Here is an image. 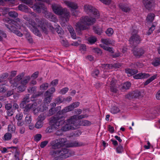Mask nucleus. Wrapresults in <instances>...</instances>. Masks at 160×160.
<instances>
[{
  "instance_id": "338daca9",
  "label": "nucleus",
  "mask_w": 160,
  "mask_h": 160,
  "mask_svg": "<svg viewBox=\"0 0 160 160\" xmlns=\"http://www.w3.org/2000/svg\"><path fill=\"white\" fill-rule=\"evenodd\" d=\"M55 113V111L54 110V109L52 108L51 109L49 110V114L48 115V116H50L53 115L54 113Z\"/></svg>"
},
{
  "instance_id": "0eeeda50",
  "label": "nucleus",
  "mask_w": 160,
  "mask_h": 160,
  "mask_svg": "<svg viewBox=\"0 0 160 160\" xmlns=\"http://www.w3.org/2000/svg\"><path fill=\"white\" fill-rule=\"evenodd\" d=\"M23 18L26 21L28 22V27L31 26L32 27H40L42 31L44 33H48V31L45 27L46 25L44 23V20L39 19L38 17H35V18H29L28 16L26 15H24L23 16Z\"/></svg>"
},
{
  "instance_id": "58836bf2",
  "label": "nucleus",
  "mask_w": 160,
  "mask_h": 160,
  "mask_svg": "<svg viewBox=\"0 0 160 160\" xmlns=\"http://www.w3.org/2000/svg\"><path fill=\"white\" fill-rule=\"evenodd\" d=\"M43 124V122L38 120V121L37 122L35 127L37 128H41Z\"/></svg>"
},
{
  "instance_id": "412c9836",
  "label": "nucleus",
  "mask_w": 160,
  "mask_h": 160,
  "mask_svg": "<svg viewBox=\"0 0 160 160\" xmlns=\"http://www.w3.org/2000/svg\"><path fill=\"white\" fill-rule=\"evenodd\" d=\"M119 8L125 12H128L130 10V8L127 4L120 3L119 5Z\"/></svg>"
},
{
  "instance_id": "a19ab883",
  "label": "nucleus",
  "mask_w": 160,
  "mask_h": 160,
  "mask_svg": "<svg viewBox=\"0 0 160 160\" xmlns=\"http://www.w3.org/2000/svg\"><path fill=\"white\" fill-rule=\"evenodd\" d=\"M20 81H10V82L11 84V87L12 88L17 87L19 82Z\"/></svg>"
},
{
  "instance_id": "c03bdc74",
  "label": "nucleus",
  "mask_w": 160,
  "mask_h": 160,
  "mask_svg": "<svg viewBox=\"0 0 160 160\" xmlns=\"http://www.w3.org/2000/svg\"><path fill=\"white\" fill-rule=\"evenodd\" d=\"M4 1L8 2L10 3L13 4L15 3V0H0V5H4Z\"/></svg>"
},
{
  "instance_id": "864d4df0",
  "label": "nucleus",
  "mask_w": 160,
  "mask_h": 160,
  "mask_svg": "<svg viewBox=\"0 0 160 160\" xmlns=\"http://www.w3.org/2000/svg\"><path fill=\"white\" fill-rule=\"evenodd\" d=\"M155 29V26L154 25H152L147 32V35H150L152 33L153 31Z\"/></svg>"
},
{
  "instance_id": "7ed1b4c3",
  "label": "nucleus",
  "mask_w": 160,
  "mask_h": 160,
  "mask_svg": "<svg viewBox=\"0 0 160 160\" xmlns=\"http://www.w3.org/2000/svg\"><path fill=\"white\" fill-rule=\"evenodd\" d=\"M3 21L5 23V26L8 29L9 32L15 33L17 36L21 37L23 34L17 29H20L22 23L21 20L18 18L15 20L11 19L8 17H5L3 18Z\"/></svg>"
},
{
  "instance_id": "de8ad7c7",
  "label": "nucleus",
  "mask_w": 160,
  "mask_h": 160,
  "mask_svg": "<svg viewBox=\"0 0 160 160\" xmlns=\"http://www.w3.org/2000/svg\"><path fill=\"white\" fill-rule=\"evenodd\" d=\"M133 94V91L132 92H130L125 95V97L126 98H128L129 99L134 98Z\"/></svg>"
},
{
  "instance_id": "8fccbe9b",
  "label": "nucleus",
  "mask_w": 160,
  "mask_h": 160,
  "mask_svg": "<svg viewBox=\"0 0 160 160\" xmlns=\"http://www.w3.org/2000/svg\"><path fill=\"white\" fill-rule=\"evenodd\" d=\"M48 86V84L47 83H43L40 86V90H46L47 89Z\"/></svg>"
},
{
  "instance_id": "6e6d98bb",
  "label": "nucleus",
  "mask_w": 160,
  "mask_h": 160,
  "mask_svg": "<svg viewBox=\"0 0 160 160\" xmlns=\"http://www.w3.org/2000/svg\"><path fill=\"white\" fill-rule=\"evenodd\" d=\"M74 116L75 115H74L73 116ZM75 116H76V117H77V128H77L78 127V118L79 119H82V118H84L87 117V116H86V115H80V116H78H78L77 115H75Z\"/></svg>"
},
{
  "instance_id": "6e6552de",
  "label": "nucleus",
  "mask_w": 160,
  "mask_h": 160,
  "mask_svg": "<svg viewBox=\"0 0 160 160\" xmlns=\"http://www.w3.org/2000/svg\"><path fill=\"white\" fill-rule=\"evenodd\" d=\"M53 12L58 15H63V18H65L66 22L69 20L70 17V12L66 8H63L61 6L58 5H53L52 6Z\"/></svg>"
},
{
  "instance_id": "bf43d9fd",
  "label": "nucleus",
  "mask_w": 160,
  "mask_h": 160,
  "mask_svg": "<svg viewBox=\"0 0 160 160\" xmlns=\"http://www.w3.org/2000/svg\"><path fill=\"white\" fill-rule=\"evenodd\" d=\"M44 23H45L46 24V25H45V27L46 28V29H47L46 28V27H48V28H49V29L52 30V31H53L54 30V28L52 27V26L50 24V23H47V24L46 23V22H44ZM48 33L47 34H48Z\"/></svg>"
},
{
  "instance_id": "774afa93",
  "label": "nucleus",
  "mask_w": 160,
  "mask_h": 160,
  "mask_svg": "<svg viewBox=\"0 0 160 160\" xmlns=\"http://www.w3.org/2000/svg\"><path fill=\"white\" fill-rule=\"evenodd\" d=\"M71 104L72 106V108H73V109H74V108H76L78 106L79 104V102H75L72 103Z\"/></svg>"
},
{
  "instance_id": "aec40b11",
  "label": "nucleus",
  "mask_w": 160,
  "mask_h": 160,
  "mask_svg": "<svg viewBox=\"0 0 160 160\" xmlns=\"http://www.w3.org/2000/svg\"><path fill=\"white\" fill-rule=\"evenodd\" d=\"M18 8L19 10L26 13L30 12V11L31 10L27 6L22 4H20L18 6Z\"/></svg>"
},
{
  "instance_id": "72a5a7b5",
  "label": "nucleus",
  "mask_w": 160,
  "mask_h": 160,
  "mask_svg": "<svg viewBox=\"0 0 160 160\" xmlns=\"http://www.w3.org/2000/svg\"><path fill=\"white\" fill-rule=\"evenodd\" d=\"M101 41L103 43V44L105 45H108L112 43L111 40L108 39L102 38L101 39Z\"/></svg>"
},
{
  "instance_id": "c85d7f7f",
  "label": "nucleus",
  "mask_w": 160,
  "mask_h": 160,
  "mask_svg": "<svg viewBox=\"0 0 160 160\" xmlns=\"http://www.w3.org/2000/svg\"><path fill=\"white\" fill-rule=\"evenodd\" d=\"M97 39L94 36H91L88 38V43L91 44H92L95 43L97 41Z\"/></svg>"
},
{
  "instance_id": "39448f33",
  "label": "nucleus",
  "mask_w": 160,
  "mask_h": 160,
  "mask_svg": "<svg viewBox=\"0 0 160 160\" xmlns=\"http://www.w3.org/2000/svg\"><path fill=\"white\" fill-rule=\"evenodd\" d=\"M52 148L53 149H57L60 148L65 147H72L79 146L80 144L77 141L69 142L66 138H61L52 141L50 143Z\"/></svg>"
},
{
  "instance_id": "7c9ffc66",
  "label": "nucleus",
  "mask_w": 160,
  "mask_h": 160,
  "mask_svg": "<svg viewBox=\"0 0 160 160\" xmlns=\"http://www.w3.org/2000/svg\"><path fill=\"white\" fill-rule=\"evenodd\" d=\"M61 42L62 45L65 47H68L70 46L67 40L64 39L62 37L60 36Z\"/></svg>"
},
{
  "instance_id": "1a4fd4ad",
  "label": "nucleus",
  "mask_w": 160,
  "mask_h": 160,
  "mask_svg": "<svg viewBox=\"0 0 160 160\" xmlns=\"http://www.w3.org/2000/svg\"><path fill=\"white\" fill-rule=\"evenodd\" d=\"M138 32L137 30H134L129 39V43L132 47L136 46L142 41L141 38L137 34Z\"/></svg>"
},
{
  "instance_id": "680f3d73",
  "label": "nucleus",
  "mask_w": 160,
  "mask_h": 160,
  "mask_svg": "<svg viewBox=\"0 0 160 160\" xmlns=\"http://www.w3.org/2000/svg\"><path fill=\"white\" fill-rule=\"evenodd\" d=\"M112 66V65L110 64H102L101 67L103 68H104L106 69L110 68V67Z\"/></svg>"
},
{
  "instance_id": "9d476101",
  "label": "nucleus",
  "mask_w": 160,
  "mask_h": 160,
  "mask_svg": "<svg viewBox=\"0 0 160 160\" xmlns=\"http://www.w3.org/2000/svg\"><path fill=\"white\" fill-rule=\"evenodd\" d=\"M23 3L28 5L31 8H32L33 10L38 13L41 12V10H45L46 8L44 5L42 3H37L32 5V0H21Z\"/></svg>"
},
{
  "instance_id": "a18cd8bd",
  "label": "nucleus",
  "mask_w": 160,
  "mask_h": 160,
  "mask_svg": "<svg viewBox=\"0 0 160 160\" xmlns=\"http://www.w3.org/2000/svg\"><path fill=\"white\" fill-rule=\"evenodd\" d=\"M12 136L11 134L7 133L4 136V139L5 140H9L11 138Z\"/></svg>"
},
{
  "instance_id": "37998d69",
  "label": "nucleus",
  "mask_w": 160,
  "mask_h": 160,
  "mask_svg": "<svg viewBox=\"0 0 160 160\" xmlns=\"http://www.w3.org/2000/svg\"><path fill=\"white\" fill-rule=\"evenodd\" d=\"M105 32L108 36H111L112 35L113 33V31L111 28H109Z\"/></svg>"
},
{
  "instance_id": "69168bd1",
  "label": "nucleus",
  "mask_w": 160,
  "mask_h": 160,
  "mask_svg": "<svg viewBox=\"0 0 160 160\" xmlns=\"http://www.w3.org/2000/svg\"><path fill=\"white\" fill-rule=\"evenodd\" d=\"M24 76V74L22 73L18 75L16 77V78L17 80H21Z\"/></svg>"
},
{
  "instance_id": "f3484780",
  "label": "nucleus",
  "mask_w": 160,
  "mask_h": 160,
  "mask_svg": "<svg viewBox=\"0 0 160 160\" xmlns=\"http://www.w3.org/2000/svg\"><path fill=\"white\" fill-rule=\"evenodd\" d=\"M49 154L53 158H54L53 160H59V150H51Z\"/></svg>"
},
{
  "instance_id": "f8f14e48",
  "label": "nucleus",
  "mask_w": 160,
  "mask_h": 160,
  "mask_svg": "<svg viewBox=\"0 0 160 160\" xmlns=\"http://www.w3.org/2000/svg\"><path fill=\"white\" fill-rule=\"evenodd\" d=\"M74 154L73 151H71L67 148H63L59 150V160L61 159L67 158Z\"/></svg>"
},
{
  "instance_id": "e2e57ef3",
  "label": "nucleus",
  "mask_w": 160,
  "mask_h": 160,
  "mask_svg": "<svg viewBox=\"0 0 160 160\" xmlns=\"http://www.w3.org/2000/svg\"><path fill=\"white\" fill-rule=\"evenodd\" d=\"M81 52H84L86 51V48L85 45L84 44H82L81 45L79 48Z\"/></svg>"
},
{
  "instance_id": "c756f323",
  "label": "nucleus",
  "mask_w": 160,
  "mask_h": 160,
  "mask_svg": "<svg viewBox=\"0 0 160 160\" xmlns=\"http://www.w3.org/2000/svg\"><path fill=\"white\" fill-rule=\"evenodd\" d=\"M93 29L95 32L99 35H100L102 32V28H99L98 27L93 26Z\"/></svg>"
},
{
  "instance_id": "09e8293b",
  "label": "nucleus",
  "mask_w": 160,
  "mask_h": 160,
  "mask_svg": "<svg viewBox=\"0 0 160 160\" xmlns=\"http://www.w3.org/2000/svg\"><path fill=\"white\" fill-rule=\"evenodd\" d=\"M56 29L58 34H60V35H62L64 34V32L62 29L60 27H59L58 28H57Z\"/></svg>"
},
{
  "instance_id": "20e7f679",
  "label": "nucleus",
  "mask_w": 160,
  "mask_h": 160,
  "mask_svg": "<svg viewBox=\"0 0 160 160\" xmlns=\"http://www.w3.org/2000/svg\"><path fill=\"white\" fill-rule=\"evenodd\" d=\"M73 109V108L71 104L57 112L56 115L53 116L51 121V123L53 124V127L58 128L61 125H63L64 123L66 124V120H65V117L63 114Z\"/></svg>"
},
{
  "instance_id": "f257e3e1",
  "label": "nucleus",
  "mask_w": 160,
  "mask_h": 160,
  "mask_svg": "<svg viewBox=\"0 0 160 160\" xmlns=\"http://www.w3.org/2000/svg\"><path fill=\"white\" fill-rule=\"evenodd\" d=\"M84 10L87 13L92 14L95 18H89L88 16L82 17L76 25L77 32L87 29V26L93 25L96 22V19L99 17L100 14L97 9L91 5L86 4L84 7Z\"/></svg>"
},
{
  "instance_id": "49530a36",
  "label": "nucleus",
  "mask_w": 160,
  "mask_h": 160,
  "mask_svg": "<svg viewBox=\"0 0 160 160\" xmlns=\"http://www.w3.org/2000/svg\"><path fill=\"white\" fill-rule=\"evenodd\" d=\"M99 73V71L98 69H96L92 72L91 73L92 76L95 78H96Z\"/></svg>"
},
{
  "instance_id": "6ab92c4d",
  "label": "nucleus",
  "mask_w": 160,
  "mask_h": 160,
  "mask_svg": "<svg viewBox=\"0 0 160 160\" xmlns=\"http://www.w3.org/2000/svg\"><path fill=\"white\" fill-rule=\"evenodd\" d=\"M30 101L29 95V94H27L20 104V108H24V105H25L27 103L29 102Z\"/></svg>"
},
{
  "instance_id": "5701e85b",
  "label": "nucleus",
  "mask_w": 160,
  "mask_h": 160,
  "mask_svg": "<svg viewBox=\"0 0 160 160\" xmlns=\"http://www.w3.org/2000/svg\"><path fill=\"white\" fill-rule=\"evenodd\" d=\"M125 72L130 75H133L138 73V70L134 69L127 68L125 69Z\"/></svg>"
},
{
  "instance_id": "3c124183",
  "label": "nucleus",
  "mask_w": 160,
  "mask_h": 160,
  "mask_svg": "<svg viewBox=\"0 0 160 160\" xmlns=\"http://www.w3.org/2000/svg\"><path fill=\"white\" fill-rule=\"evenodd\" d=\"M152 64L155 66L160 64V58L156 59L152 63Z\"/></svg>"
},
{
  "instance_id": "ea45409f",
  "label": "nucleus",
  "mask_w": 160,
  "mask_h": 160,
  "mask_svg": "<svg viewBox=\"0 0 160 160\" xmlns=\"http://www.w3.org/2000/svg\"><path fill=\"white\" fill-rule=\"evenodd\" d=\"M8 131L12 132H14L16 128L15 126L12 124L9 125H8Z\"/></svg>"
},
{
  "instance_id": "13d9d810",
  "label": "nucleus",
  "mask_w": 160,
  "mask_h": 160,
  "mask_svg": "<svg viewBox=\"0 0 160 160\" xmlns=\"http://www.w3.org/2000/svg\"><path fill=\"white\" fill-rule=\"evenodd\" d=\"M23 117V114L21 113L17 114L16 116V118L17 120H21L22 119Z\"/></svg>"
},
{
  "instance_id": "e433bc0d",
  "label": "nucleus",
  "mask_w": 160,
  "mask_h": 160,
  "mask_svg": "<svg viewBox=\"0 0 160 160\" xmlns=\"http://www.w3.org/2000/svg\"><path fill=\"white\" fill-rule=\"evenodd\" d=\"M31 116L29 115H27L25 118V122L26 124H29L32 122Z\"/></svg>"
},
{
  "instance_id": "423d86ee",
  "label": "nucleus",
  "mask_w": 160,
  "mask_h": 160,
  "mask_svg": "<svg viewBox=\"0 0 160 160\" xmlns=\"http://www.w3.org/2000/svg\"><path fill=\"white\" fill-rule=\"evenodd\" d=\"M41 101H37L32 104H28L25 106L24 105L23 113L24 114H27L31 110H32L35 115L37 114L39 112H43L47 110L48 107L47 105L42 104L39 106H38L40 104Z\"/></svg>"
},
{
  "instance_id": "ddd939ff",
  "label": "nucleus",
  "mask_w": 160,
  "mask_h": 160,
  "mask_svg": "<svg viewBox=\"0 0 160 160\" xmlns=\"http://www.w3.org/2000/svg\"><path fill=\"white\" fill-rule=\"evenodd\" d=\"M74 154L73 151H71L67 148H63L59 150V160L61 159L67 158Z\"/></svg>"
},
{
  "instance_id": "a211bd4d",
  "label": "nucleus",
  "mask_w": 160,
  "mask_h": 160,
  "mask_svg": "<svg viewBox=\"0 0 160 160\" xmlns=\"http://www.w3.org/2000/svg\"><path fill=\"white\" fill-rule=\"evenodd\" d=\"M144 51L141 48H134L133 51V54L137 57H140L144 53Z\"/></svg>"
},
{
  "instance_id": "cd10ccee",
  "label": "nucleus",
  "mask_w": 160,
  "mask_h": 160,
  "mask_svg": "<svg viewBox=\"0 0 160 160\" xmlns=\"http://www.w3.org/2000/svg\"><path fill=\"white\" fill-rule=\"evenodd\" d=\"M31 30L35 35L39 37H40L42 36L41 33L36 27H32Z\"/></svg>"
},
{
  "instance_id": "5fc2aeb1",
  "label": "nucleus",
  "mask_w": 160,
  "mask_h": 160,
  "mask_svg": "<svg viewBox=\"0 0 160 160\" xmlns=\"http://www.w3.org/2000/svg\"><path fill=\"white\" fill-rule=\"evenodd\" d=\"M26 88V87L23 85L19 86L17 88L19 92H23L25 90Z\"/></svg>"
},
{
  "instance_id": "4468645a",
  "label": "nucleus",
  "mask_w": 160,
  "mask_h": 160,
  "mask_svg": "<svg viewBox=\"0 0 160 160\" xmlns=\"http://www.w3.org/2000/svg\"><path fill=\"white\" fill-rule=\"evenodd\" d=\"M55 88H52L48 90L47 91L45 94L46 97L44 100V102L47 104H49L51 102L52 99L51 97L52 94L55 92Z\"/></svg>"
},
{
  "instance_id": "dca6fc26",
  "label": "nucleus",
  "mask_w": 160,
  "mask_h": 160,
  "mask_svg": "<svg viewBox=\"0 0 160 160\" xmlns=\"http://www.w3.org/2000/svg\"><path fill=\"white\" fill-rule=\"evenodd\" d=\"M150 76L149 74L142 72L134 76L133 77L135 79H142L146 78Z\"/></svg>"
},
{
  "instance_id": "4c0bfd02",
  "label": "nucleus",
  "mask_w": 160,
  "mask_h": 160,
  "mask_svg": "<svg viewBox=\"0 0 160 160\" xmlns=\"http://www.w3.org/2000/svg\"><path fill=\"white\" fill-rule=\"evenodd\" d=\"M46 117V114L45 113H42L38 116V120L43 122Z\"/></svg>"
},
{
  "instance_id": "f704fd0d",
  "label": "nucleus",
  "mask_w": 160,
  "mask_h": 160,
  "mask_svg": "<svg viewBox=\"0 0 160 160\" xmlns=\"http://www.w3.org/2000/svg\"><path fill=\"white\" fill-rule=\"evenodd\" d=\"M116 152L118 153H121L124 151V149L122 146L119 145L116 148Z\"/></svg>"
},
{
  "instance_id": "bb28decb",
  "label": "nucleus",
  "mask_w": 160,
  "mask_h": 160,
  "mask_svg": "<svg viewBox=\"0 0 160 160\" xmlns=\"http://www.w3.org/2000/svg\"><path fill=\"white\" fill-rule=\"evenodd\" d=\"M99 46L101 47L102 48L105 50L107 51L112 53L114 52L113 50V48L112 47L107 46L102 44H100Z\"/></svg>"
},
{
  "instance_id": "a878e982",
  "label": "nucleus",
  "mask_w": 160,
  "mask_h": 160,
  "mask_svg": "<svg viewBox=\"0 0 160 160\" xmlns=\"http://www.w3.org/2000/svg\"><path fill=\"white\" fill-rule=\"evenodd\" d=\"M91 124V123L89 121L85 120H82L80 121L79 124L83 126H89Z\"/></svg>"
},
{
  "instance_id": "052dcab7",
  "label": "nucleus",
  "mask_w": 160,
  "mask_h": 160,
  "mask_svg": "<svg viewBox=\"0 0 160 160\" xmlns=\"http://www.w3.org/2000/svg\"><path fill=\"white\" fill-rule=\"evenodd\" d=\"M48 141H44L42 142L40 144V146L41 148H43L48 144Z\"/></svg>"
},
{
  "instance_id": "2eb2a0df",
  "label": "nucleus",
  "mask_w": 160,
  "mask_h": 160,
  "mask_svg": "<svg viewBox=\"0 0 160 160\" xmlns=\"http://www.w3.org/2000/svg\"><path fill=\"white\" fill-rule=\"evenodd\" d=\"M142 2L145 8L148 10L152 8L155 3L154 0H143Z\"/></svg>"
},
{
  "instance_id": "c9c22d12",
  "label": "nucleus",
  "mask_w": 160,
  "mask_h": 160,
  "mask_svg": "<svg viewBox=\"0 0 160 160\" xmlns=\"http://www.w3.org/2000/svg\"><path fill=\"white\" fill-rule=\"evenodd\" d=\"M120 111L118 107H114L111 109L110 112L113 114H116L118 112Z\"/></svg>"
},
{
  "instance_id": "393cba45",
  "label": "nucleus",
  "mask_w": 160,
  "mask_h": 160,
  "mask_svg": "<svg viewBox=\"0 0 160 160\" xmlns=\"http://www.w3.org/2000/svg\"><path fill=\"white\" fill-rule=\"evenodd\" d=\"M110 88L112 92L114 93H116L117 90L116 87L115 86V81H111L110 82Z\"/></svg>"
},
{
  "instance_id": "4be33fe9",
  "label": "nucleus",
  "mask_w": 160,
  "mask_h": 160,
  "mask_svg": "<svg viewBox=\"0 0 160 160\" xmlns=\"http://www.w3.org/2000/svg\"><path fill=\"white\" fill-rule=\"evenodd\" d=\"M131 85V83L129 82H127L121 84V88L120 90L122 91L128 90L130 88Z\"/></svg>"
},
{
  "instance_id": "4d7b16f0",
  "label": "nucleus",
  "mask_w": 160,
  "mask_h": 160,
  "mask_svg": "<svg viewBox=\"0 0 160 160\" xmlns=\"http://www.w3.org/2000/svg\"><path fill=\"white\" fill-rule=\"evenodd\" d=\"M42 135L41 134H37L34 137V140L36 142H38L41 139Z\"/></svg>"
},
{
  "instance_id": "603ef678",
  "label": "nucleus",
  "mask_w": 160,
  "mask_h": 160,
  "mask_svg": "<svg viewBox=\"0 0 160 160\" xmlns=\"http://www.w3.org/2000/svg\"><path fill=\"white\" fill-rule=\"evenodd\" d=\"M68 88L65 87L61 90L59 93L62 94H64L68 91Z\"/></svg>"
},
{
  "instance_id": "473e14b6",
  "label": "nucleus",
  "mask_w": 160,
  "mask_h": 160,
  "mask_svg": "<svg viewBox=\"0 0 160 160\" xmlns=\"http://www.w3.org/2000/svg\"><path fill=\"white\" fill-rule=\"evenodd\" d=\"M155 17L154 14L153 13H150L149 14L146 18L147 21L152 22L154 20Z\"/></svg>"
},
{
  "instance_id": "0e129e2a",
  "label": "nucleus",
  "mask_w": 160,
  "mask_h": 160,
  "mask_svg": "<svg viewBox=\"0 0 160 160\" xmlns=\"http://www.w3.org/2000/svg\"><path fill=\"white\" fill-rule=\"evenodd\" d=\"M102 2L106 5L110 4L111 2V0H99Z\"/></svg>"
},
{
  "instance_id": "2f4dec72",
  "label": "nucleus",
  "mask_w": 160,
  "mask_h": 160,
  "mask_svg": "<svg viewBox=\"0 0 160 160\" xmlns=\"http://www.w3.org/2000/svg\"><path fill=\"white\" fill-rule=\"evenodd\" d=\"M8 14L10 17L13 18H15L18 16V13L14 11H12L9 12Z\"/></svg>"
},
{
  "instance_id": "79ce46f5",
  "label": "nucleus",
  "mask_w": 160,
  "mask_h": 160,
  "mask_svg": "<svg viewBox=\"0 0 160 160\" xmlns=\"http://www.w3.org/2000/svg\"><path fill=\"white\" fill-rule=\"evenodd\" d=\"M133 93L134 98H138L141 96V92L138 91H133Z\"/></svg>"
},
{
  "instance_id": "f03ea898",
  "label": "nucleus",
  "mask_w": 160,
  "mask_h": 160,
  "mask_svg": "<svg viewBox=\"0 0 160 160\" xmlns=\"http://www.w3.org/2000/svg\"><path fill=\"white\" fill-rule=\"evenodd\" d=\"M53 117H52L50 121V123L51 127H48L46 130V132L47 133H49L52 132V129H54L57 131L56 133L57 135L59 136L62 135V131H67L70 130H74L77 125V123L76 116H72L66 120V124L62 126V125H61L58 128H56L53 127V124L51 123L52 118Z\"/></svg>"
},
{
  "instance_id": "b1692460",
  "label": "nucleus",
  "mask_w": 160,
  "mask_h": 160,
  "mask_svg": "<svg viewBox=\"0 0 160 160\" xmlns=\"http://www.w3.org/2000/svg\"><path fill=\"white\" fill-rule=\"evenodd\" d=\"M48 15L46 16V17L48 18L50 21L54 22H56L58 21V19L55 15H52L51 13H48Z\"/></svg>"
},
{
  "instance_id": "9b49d317",
  "label": "nucleus",
  "mask_w": 160,
  "mask_h": 160,
  "mask_svg": "<svg viewBox=\"0 0 160 160\" xmlns=\"http://www.w3.org/2000/svg\"><path fill=\"white\" fill-rule=\"evenodd\" d=\"M65 3L69 8L72 12V15L73 16H77L78 14V12L76 10L78 8V4L75 2L70 1H66Z\"/></svg>"
}]
</instances>
